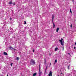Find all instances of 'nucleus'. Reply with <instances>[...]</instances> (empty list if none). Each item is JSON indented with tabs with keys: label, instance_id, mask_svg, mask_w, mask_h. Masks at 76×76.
Masks as SVG:
<instances>
[{
	"label": "nucleus",
	"instance_id": "nucleus-9",
	"mask_svg": "<svg viewBox=\"0 0 76 76\" xmlns=\"http://www.w3.org/2000/svg\"><path fill=\"white\" fill-rule=\"evenodd\" d=\"M36 75H37V73H35L33 75V76H36Z\"/></svg>",
	"mask_w": 76,
	"mask_h": 76
},
{
	"label": "nucleus",
	"instance_id": "nucleus-24",
	"mask_svg": "<svg viewBox=\"0 0 76 76\" xmlns=\"http://www.w3.org/2000/svg\"><path fill=\"white\" fill-rule=\"evenodd\" d=\"M74 49H76V47H74Z\"/></svg>",
	"mask_w": 76,
	"mask_h": 76
},
{
	"label": "nucleus",
	"instance_id": "nucleus-4",
	"mask_svg": "<svg viewBox=\"0 0 76 76\" xmlns=\"http://www.w3.org/2000/svg\"><path fill=\"white\" fill-rule=\"evenodd\" d=\"M52 75H53V72H51V71H50L49 72V73L48 75V76H52Z\"/></svg>",
	"mask_w": 76,
	"mask_h": 76
},
{
	"label": "nucleus",
	"instance_id": "nucleus-2",
	"mask_svg": "<svg viewBox=\"0 0 76 76\" xmlns=\"http://www.w3.org/2000/svg\"><path fill=\"white\" fill-rule=\"evenodd\" d=\"M63 39H61V40H59V41H60L61 45H63V46L64 45L63 44L64 42L63 41Z\"/></svg>",
	"mask_w": 76,
	"mask_h": 76
},
{
	"label": "nucleus",
	"instance_id": "nucleus-19",
	"mask_svg": "<svg viewBox=\"0 0 76 76\" xmlns=\"http://www.w3.org/2000/svg\"><path fill=\"white\" fill-rule=\"evenodd\" d=\"M12 64H12V63L10 65H11V66H12Z\"/></svg>",
	"mask_w": 76,
	"mask_h": 76
},
{
	"label": "nucleus",
	"instance_id": "nucleus-5",
	"mask_svg": "<svg viewBox=\"0 0 76 76\" xmlns=\"http://www.w3.org/2000/svg\"><path fill=\"white\" fill-rule=\"evenodd\" d=\"M4 55H6V56H7V53L6 52H4Z\"/></svg>",
	"mask_w": 76,
	"mask_h": 76
},
{
	"label": "nucleus",
	"instance_id": "nucleus-1",
	"mask_svg": "<svg viewBox=\"0 0 76 76\" xmlns=\"http://www.w3.org/2000/svg\"><path fill=\"white\" fill-rule=\"evenodd\" d=\"M41 69V67H40V65L39 66V76H41V74H42V72L41 71L40 69Z\"/></svg>",
	"mask_w": 76,
	"mask_h": 76
},
{
	"label": "nucleus",
	"instance_id": "nucleus-15",
	"mask_svg": "<svg viewBox=\"0 0 76 76\" xmlns=\"http://www.w3.org/2000/svg\"><path fill=\"white\" fill-rule=\"evenodd\" d=\"M70 13H71V14H72V10H71V9H70Z\"/></svg>",
	"mask_w": 76,
	"mask_h": 76
},
{
	"label": "nucleus",
	"instance_id": "nucleus-13",
	"mask_svg": "<svg viewBox=\"0 0 76 76\" xmlns=\"http://www.w3.org/2000/svg\"><path fill=\"white\" fill-rule=\"evenodd\" d=\"M9 4H12V1H10L9 2Z\"/></svg>",
	"mask_w": 76,
	"mask_h": 76
},
{
	"label": "nucleus",
	"instance_id": "nucleus-6",
	"mask_svg": "<svg viewBox=\"0 0 76 76\" xmlns=\"http://www.w3.org/2000/svg\"><path fill=\"white\" fill-rule=\"evenodd\" d=\"M59 30V28H58L56 29V32H58V31Z\"/></svg>",
	"mask_w": 76,
	"mask_h": 76
},
{
	"label": "nucleus",
	"instance_id": "nucleus-30",
	"mask_svg": "<svg viewBox=\"0 0 76 76\" xmlns=\"http://www.w3.org/2000/svg\"><path fill=\"white\" fill-rule=\"evenodd\" d=\"M1 76H3V75H1Z\"/></svg>",
	"mask_w": 76,
	"mask_h": 76
},
{
	"label": "nucleus",
	"instance_id": "nucleus-16",
	"mask_svg": "<svg viewBox=\"0 0 76 76\" xmlns=\"http://www.w3.org/2000/svg\"><path fill=\"white\" fill-rule=\"evenodd\" d=\"M57 59H56L55 61V63H57Z\"/></svg>",
	"mask_w": 76,
	"mask_h": 76
},
{
	"label": "nucleus",
	"instance_id": "nucleus-28",
	"mask_svg": "<svg viewBox=\"0 0 76 76\" xmlns=\"http://www.w3.org/2000/svg\"><path fill=\"white\" fill-rule=\"evenodd\" d=\"M68 54H69V55L70 54V53H68Z\"/></svg>",
	"mask_w": 76,
	"mask_h": 76
},
{
	"label": "nucleus",
	"instance_id": "nucleus-25",
	"mask_svg": "<svg viewBox=\"0 0 76 76\" xmlns=\"http://www.w3.org/2000/svg\"><path fill=\"white\" fill-rule=\"evenodd\" d=\"M10 20H12V18H10Z\"/></svg>",
	"mask_w": 76,
	"mask_h": 76
},
{
	"label": "nucleus",
	"instance_id": "nucleus-23",
	"mask_svg": "<svg viewBox=\"0 0 76 76\" xmlns=\"http://www.w3.org/2000/svg\"><path fill=\"white\" fill-rule=\"evenodd\" d=\"M33 52H34V51H35V50H33Z\"/></svg>",
	"mask_w": 76,
	"mask_h": 76
},
{
	"label": "nucleus",
	"instance_id": "nucleus-27",
	"mask_svg": "<svg viewBox=\"0 0 76 76\" xmlns=\"http://www.w3.org/2000/svg\"><path fill=\"white\" fill-rule=\"evenodd\" d=\"M7 76H9V75H7Z\"/></svg>",
	"mask_w": 76,
	"mask_h": 76
},
{
	"label": "nucleus",
	"instance_id": "nucleus-12",
	"mask_svg": "<svg viewBox=\"0 0 76 76\" xmlns=\"http://www.w3.org/2000/svg\"><path fill=\"white\" fill-rule=\"evenodd\" d=\"M53 28H54V27H55V24H54V23L53 22Z\"/></svg>",
	"mask_w": 76,
	"mask_h": 76
},
{
	"label": "nucleus",
	"instance_id": "nucleus-18",
	"mask_svg": "<svg viewBox=\"0 0 76 76\" xmlns=\"http://www.w3.org/2000/svg\"><path fill=\"white\" fill-rule=\"evenodd\" d=\"M24 24H26V21H24Z\"/></svg>",
	"mask_w": 76,
	"mask_h": 76
},
{
	"label": "nucleus",
	"instance_id": "nucleus-32",
	"mask_svg": "<svg viewBox=\"0 0 76 76\" xmlns=\"http://www.w3.org/2000/svg\"><path fill=\"white\" fill-rule=\"evenodd\" d=\"M50 64H51V63H50Z\"/></svg>",
	"mask_w": 76,
	"mask_h": 76
},
{
	"label": "nucleus",
	"instance_id": "nucleus-7",
	"mask_svg": "<svg viewBox=\"0 0 76 76\" xmlns=\"http://www.w3.org/2000/svg\"><path fill=\"white\" fill-rule=\"evenodd\" d=\"M54 15H52V21H53V20H54Z\"/></svg>",
	"mask_w": 76,
	"mask_h": 76
},
{
	"label": "nucleus",
	"instance_id": "nucleus-26",
	"mask_svg": "<svg viewBox=\"0 0 76 76\" xmlns=\"http://www.w3.org/2000/svg\"><path fill=\"white\" fill-rule=\"evenodd\" d=\"M63 50H64V48H63Z\"/></svg>",
	"mask_w": 76,
	"mask_h": 76
},
{
	"label": "nucleus",
	"instance_id": "nucleus-29",
	"mask_svg": "<svg viewBox=\"0 0 76 76\" xmlns=\"http://www.w3.org/2000/svg\"><path fill=\"white\" fill-rule=\"evenodd\" d=\"M46 69L47 70V67L46 68Z\"/></svg>",
	"mask_w": 76,
	"mask_h": 76
},
{
	"label": "nucleus",
	"instance_id": "nucleus-8",
	"mask_svg": "<svg viewBox=\"0 0 76 76\" xmlns=\"http://www.w3.org/2000/svg\"><path fill=\"white\" fill-rule=\"evenodd\" d=\"M10 50H13V47H11V46L10 47Z\"/></svg>",
	"mask_w": 76,
	"mask_h": 76
},
{
	"label": "nucleus",
	"instance_id": "nucleus-22",
	"mask_svg": "<svg viewBox=\"0 0 76 76\" xmlns=\"http://www.w3.org/2000/svg\"><path fill=\"white\" fill-rule=\"evenodd\" d=\"M72 28V24H71L70 26Z\"/></svg>",
	"mask_w": 76,
	"mask_h": 76
},
{
	"label": "nucleus",
	"instance_id": "nucleus-11",
	"mask_svg": "<svg viewBox=\"0 0 76 76\" xmlns=\"http://www.w3.org/2000/svg\"><path fill=\"white\" fill-rule=\"evenodd\" d=\"M19 57H17L16 58V60H19Z\"/></svg>",
	"mask_w": 76,
	"mask_h": 76
},
{
	"label": "nucleus",
	"instance_id": "nucleus-20",
	"mask_svg": "<svg viewBox=\"0 0 76 76\" xmlns=\"http://www.w3.org/2000/svg\"><path fill=\"white\" fill-rule=\"evenodd\" d=\"M69 67H70V66H68V69H69Z\"/></svg>",
	"mask_w": 76,
	"mask_h": 76
},
{
	"label": "nucleus",
	"instance_id": "nucleus-31",
	"mask_svg": "<svg viewBox=\"0 0 76 76\" xmlns=\"http://www.w3.org/2000/svg\"><path fill=\"white\" fill-rule=\"evenodd\" d=\"M73 1V0H72Z\"/></svg>",
	"mask_w": 76,
	"mask_h": 76
},
{
	"label": "nucleus",
	"instance_id": "nucleus-17",
	"mask_svg": "<svg viewBox=\"0 0 76 76\" xmlns=\"http://www.w3.org/2000/svg\"><path fill=\"white\" fill-rule=\"evenodd\" d=\"M15 4H16V3H15V2H14V3H13V4H14V5H15Z\"/></svg>",
	"mask_w": 76,
	"mask_h": 76
},
{
	"label": "nucleus",
	"instance_id": "nucleus-3",
	"mask_svg": "<svg viewBox=\"0 0 76 76\" xmlns=\"http://www.w3.org/2000/svg\"><path fill=\"white\" fill-rule=\"evenodd\" d=\"M31 63L33 64H35V61L34 60L31 59Z\"/></svg>",
	"mask_w": 76,
	"mask_h": 76
},
{
	"label": "nucleus",
	"instance_id": "nucleus-10",
	"mask_svg": "<svg viewBox=\"0 0 76 76\" xmlns=\"http://www.w3.org/2000/svg\"><path fill=\"white\" fill-rule=\"evenodd\" d=\"M57 50H58V48H56L55 49V50L56 51H57Z\"/></svg>",
	"mask_w": 76,
	"mask_h": 76
},
{
	"label": "nucleus",
	"instance_id": "nucleus-21",
	"mask_svg": "<svg viewBox=\"0 0 76 76\" xmlns=\"http://www.w3.org/2000/svg\"><path fill=\"white\" fill-rule=\"evenodd\" d=\"M12 50H14V51L16 50V49H14V48H13V49Z\"/></svg>",
	"mask_w": 76,
	"mask_h": 76
},
{
	"label": "nucleus",
	"instance_id": "nucleus-14",
	"mask_svg": "<svg viewBox=\"0 0 76 76\" xmlns=\"http://www.w3.org/2000/svg\"><path fill=\"white\" fill-rule=\"evenodd\" d=\"M45 64H47V63H46V59H45Z\"/></svg>",
	"mask_w": 76,
	"mask_h": 76
}]
</instances>
